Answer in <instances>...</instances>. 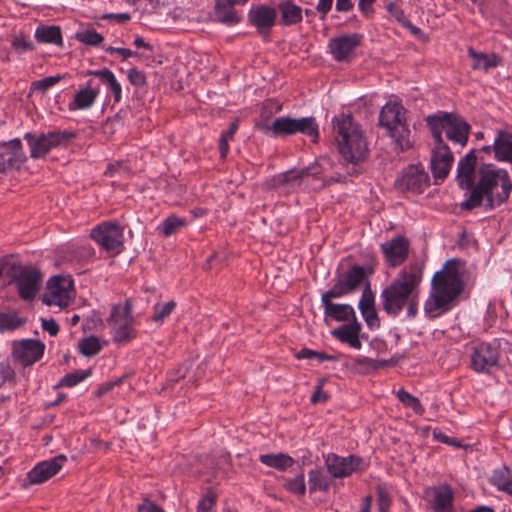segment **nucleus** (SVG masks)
<instances>
[{"label": "nucleus", "mask_w": 512, "mask_h": 512, "mask_svg": "<svg viewBox=\"0 0 512 512\" xmlns=\"http://www.w3.org/2000/svg\"><path fill=\"white\" fill-rule=\"evenodd\" d=\"M423 271L419 263L404 267L395 279L381 292L380 298L384 311L397 316L407 307V316L413 318L418 313L419 285Z\"/></svg>", "instance_id": "1"}, {"label": "nucleus", "mask_w": 512, "mask_h": 512, "mask_svg": "<svg viewBox=\"0 0 512 512\" xmlns=\"http://www.w3.org/2000/svg\"><path fill=\"white\" fill-rule=\"evenodd\" d=\"M511 190L512 182L506 170L483 164L479 168V180L461 208L472 210L484 205L487 209H493L508 199Z\"/></svg>", "instance_id": "2"}, {"label": "nucleus", "mask_w": 512, "mask_h": 512, "mask_svg": "<svg viewBox=\"0 0 512 512\" xmlns=\"http://www.w3.org/2000/svg\"><path fill=\"white\" fill-rule=\"evenodd\" d=\"M463 263L458 259L447 260L442 269L431 280V291L425 301L424 310L432 315L438 310L447 311L453 300L463 291Z\"/></svg>", "instance_id": "3"}, {"label": "nucleus", "mask_w": 512, "mask_h": 512, "mask_svg": "<svg viewBox=\"0 0 512 512\" xmlns=\"http://www.w3.org/2000/svg\"><path fill=\"white\" fill-rule=\"evenodd\" d=\"M333 133L343 158L358 164L368 156V145L359 125L351 115L340 114L333 119Z\"/></svg>", "instance_id": "4"}, {"label": "nucleus", "mask_w": 512, "mask_h": 512, "mask_svg": "<svg viewBox=\"0 0 512 512\" xmlns=\"http://www.w3.org/2000/svg\"><path fill=\"white\" fill-rule=\"evenodd\" d=\"M435 143L446 144L442 138L445 132L446 138L453 144L464 147L470 134V125L459 115L438 111L426 119Z\"/></svg>", "instance_id": "5"}, {"label": "nucleus", "mask_w": 512, "mask_h": 512, "mask_svg": "<svg viewBox=\"0 0 512 512\" xmlns=\"http://www.w3.org/2000/svg\"><path fill=\"white\" fill-rule=\"evenodd\" d=\"M260 130L265 133H271L275 137H286L296 133H302L313 138L315 142L319 136L318 125L314 117L291 118L279 117L271 124L259 125Z\"/></svg>", "instance_id": "6"}, {"label": "nucleus", "mask_w": 512, "mask_h": 512, "mask_svg": "<svg viewBox=\"0 0 512 512\" xmlns=\"http://www.w3.org/2000/svg\"><path fill=\"white\" fill-rule=\"evenodd\" d=\"M75 134L70 131L53 130L47 133H26L24 139L30 147L31 158L45 157L53 148L67 145Z\"/></svg>", "instance_id": "7"}, {"label": "nucleus", "mask_w": 512, "mask_h": 512, "mask_svg": "<svg viewBox=\"0 0 512 512\" xmlns=\"http://www.w3.org/2000/svg\"><path fill=\"white\" fill-rule=\"evenodd\" d=\"M133 322L132 305L129 300H126L124 305H115L108 319L113 340L122 344L135 338Z\"/></svg>", "instance_id": "8"}, {"label": "nucleus", "mask_w": 512, "mask_h": 512, "mask_svg": "<svg viewBox=\"0 0 512 512\" xmlns=\"http://www.w3.org/2000/svg\"><path fill=\"white\" fill-rule=\"evenodd\" d=\"M323 172L322 167L318 163H314L302 169H292L284 173H280L272 177L268 184L272 188L279 189L285 193L300 187L307 178L317 179Z\"/></svg>", "instance_id": "9"}, {"label": "nucleus", "mask_w": 512, "mask_h": 512, "mask_svg": "<svg viewBox=\"0 0 512 512\" xmlns=\"http://www.w3.org/2000/svg\"><path fill=\"white\" fill-rule=\"evenodd\" d=\"M73 297V281L68 277L54 276L47 283L43 302L49 306L66 307Z\"/></svg>", "instance_id": "10"}, {"label": "nucleus", "mask_w": 512, "mask_h": 512, "mask_svg": "<svg viewBox=\"0 0 512 512\" xmlns=\"http://www.w3.org/2000/svg\"><path fill=\"white\" fill-rule=\"evenodd\" d=\"M90 236L107 251H119L123 244V229L116 223H102L92 229Z\"/></svg>", "instance_id": "11"}, {"label": "nucleus", "mask_w": 512, "mask_h": 512, "mask_svg": "<svg viewBox=\"0 0 512 512\" xmlns=\"http://www.w3.org/2000/svg\"><path fill=\"white\" fill-rule=\"evenodd\" d=\"M18 294L23 300H33L41 283L40 272L32 267H20L13 275Z\"/></svg>", "instance_id": "12"}, {"label": "nucleus", "mask_w": 512, "mask_h": 512, "mask_svg": "<svg viewBox=\"0 0 512 512\" xmlns=\"http://www.w3.org/2000/svg\"><path fill=\"white\" fill-rule=\"evenodd\" d=\"M499 351L497 347L491 343H477L472 348L471 367L474 371L490 372L491 368L498 364Z\"/></svg>", "instance_id": "13"}, {"label": "nucleus", "mask_w": 512, "mask_h": 512, "mask_svg": "<svg viewBox=\"0 0 512 512\" xmlns=\"http://www.w3.org/2000/svg\"><path fill=\"white\" fill-rule=\"evenodd\" d=\"M429 186V176L420 166L407 167L396 181V187L400 191H408L421 194Z\"/></svg>", "instance_id": "14"}, {"label": "nucleus", "mask_w": 512, "mask_h": 512, "mask_svg": "<svg viewBox=\"0 0 512 512\" xmlns=\"http://www.w3.org/2000/svg\"><path fill=\"white\" fill-rule=\"evenodd\" d=\"M45 345L34 339H22L12 343L13 358L24 366L37 362L44 353Z\"/></svg>", "instance_id": "15"}, {"label": "nucleus", "mask_w": 512, "mask_h": 512, "mask_svg": "<svg viewBox=\"0 0 512 512\" xmlns=\"http://www.w3.org/2000/svg\"><path fill=\"white\" fill-rule=\"evenodd\" d=\"M363 460L360 457H340L329 454L326 458V466L329 473L335 478L350 476L353 472L362 470Z\"/></svg>", "instance_id": "16"}, {"label": "nucleus", "mask_w": 512, "mask_h": 512, "mask_svg": "<svg viewBox=\"0 0 512 512\" xmlns=\"http://www.w3.org/2000/svg\"><path fill=\"white\" fill-rule=\"evenodd\" d=\"M26 156L19 139L5 143L0 151V173L11 169H19L25 162Z\"/></svg>", "instance_id": "17"}, {"label": "nucleus", "mask_w": 512, "mask_h": 512, "mask_svg": "<svg viewBox=\"0 0 512 512\" xmlns=\"http://www.w3.org/2000/svg\"><path fill=\"white\" fill-rule=\"evenodd\" d=\"M454 157L447 144L435 143L431 154V171L435 179H445L450 172Z\"/></svg>", "instance_id": "18"}, {"label": "nucleus", "mask_w": 512, "mask_h": 512, "mask_svg": "<svg viewBox=\"0 0 512 512\" xmlns=\"http://www.w3.org/2000/svg\"><path fill=\"white\" fill-rule=\"evenodd\" d=\"M67 460L65 455H58L52 459L38 463L27 474L29 484H41L56 475Z\"/></svg>", "instance_id": "19"}, {"label": "nucleus", "mask_w": 512, "mask_h": 512, "mask_svg": "<svg viewBox=\"0 0 512 512\" xmlns=\"http://www.w3.org/2000/svg\"><path fill=\"white\" fill-rule=\"evenodd\" d=\"M358 34L342 35L330 40L329 49L333 58L338 61H348L353 57L355 49L360 45Z\"/></svg>", "instance_id": "20"}, {"label": "nucleus", "mask_w": 512, "mask_h": 512, "mask_svg": "<svg viewBox=\"0 0 512 512\" xmlns=\"http://www.w3.org/2000/svg\"><path fill=\"white\" fill-rule=\"evenodd\" d=\"M381 250L390 266H399L407 259L409 241L403 236H397L382 243Z\"/></svg>", "instance_id": "21"}, {"label": "nucleus", "mask_w": 512, "mask_h": 512, "mask_svg": "<svg viewBox=\"0 0 512 512\" xmlns=\"http://www.w3.org/2000/svg\"><path fill=\"white\" fill-rule=\"evenodd\" d=\"M407 110L397 102L385 104L379 114V125L387 132L407 123Z\"/></svg>", "instance_id": "22"}, {"label": "nucleus", "mask_w": 512, "mask_h": 512, "mask_svg": "<svg viewBox=\"0 0 512 512\" xmlns=\"http://www.w3.org/2000/svg\"><path fill=\"white\" fill-rule=\"evenodd\" d=\"M475 150H471L460 159L457 166V181L461 188L473 189L475 185L477 157Z\"/></svg>", "instance_id": "23"}, {"label": "nucleus", "mask_w": 512, "mask_h": 512, "mask_svg": "<svg viewBox=\"0 0 512 512\" xmlns=\"http://www.w3.org/2000/svg\"><path fill=\"white\" fill-rule=\"evenodd\" d=\"M276 16V10L265 5L252 7L248 14L250 23L255 26L261 34L270 31L275 23Z\"/></svg>", "instance_id": "24"}, {"label": "nucleus", "mask_w": 512, "mask_h": 512, "mask_svg": "<svg viewBox=\"0 0 512 512\" xmlns=\"http://www.w3.org/2000/svg\"><path fill=\"white\" fill-rule=\"evenodd\" d=\"M360 332L361 324L354 318L350 324H343L337 329H334L331 335L354 349H361Z\"/></svg>", "instance_id": "25"}, {"label": "nucleus", "mask_w": 512, "mask_h": 512, "mask_svg": "<svg viewBox=\"0 0 512 512\" xmlns=\"http://www.w3.org/2000/svg\"><path fill=\"white\" fill-rule=\"evenodd\" d=\"M493 151L498 161L512 164V134L499 130L493 143Z\"/></svg>", "instance_id": "26"}, {"label": "nucleus", "mask_w": 512, "mask_h": 512, "mask_svg": "<svg viewBox=\"0 0 512 512\" xmlns=\"http://www.w3.org/2000/svg\"><path fill=\"white\" fill-rule=\"evenodd\" d=\"M387 133L392 139L394 149L398 152H404L411 149L415 143L414 134L407 123L397 126V128H394Z\"/></svg>", "instance_id": "27"}, {"label": "nucleus", "mask_w": 512, "mask_h": 512, "mask_svg": "<svg viewBox=\"0 0 512 512\" xmlns=\"http://www.w3.org/2000/svg\"><path fill=\"white\" fill-rule=\"evenodd\" d=\"M454 494L449 486H442L434 490L432 509L434 512H453Z\"/></svg>", "instance_id": "28"}, {"label": "nucleus", "mask_w": 512, "mask_h": 512, "mask_svg": "<svg viewBox=\"0 0 512 512\" xmlns=\"http://www.w3.org/2000/svg\"><path fill=\"white\" fill-rule=\"evenodd\" d=\"M324 314L339 322L354 320L356 318L354 309L349 304H335L333 302H322Z\"/></svg>", "instance_id": "29"}, {"label": "nucleus", "mask_w": 512, "mask_h": 512, "mask_svg": "<svg viewBox=\"0 0 512 512\" xmlns=\"http://www.w3.org/2000/svg\"><path fill=\"white\" fill-rule=\"evenodd\" d=\"M278 9L281 16V24L285 26H291L302 21L303 10L300 6L294 4L292 1L288 0L279 3Z\"/></svg>", "instance_id": "30"}, {"label": "nucleus", "mask_w": 512, "mask_h": 512, "mask_svg": "<svg viewBox=\"0 0 512 512\" xmlns=\"http://www.w3.org/2000/svg\"><path fill=\"white\" fill-rule=\"evenodd\" d=\"M214 17L218 22L227 26L235 25L240 21L234 5L224 3L221 0L216 1Z\"/></svg>", "instance_id": "31"}, {"label": "nucleus", "mask_w": 512, "mask_h": 512, "mask_svg": "<svg viewBox=\"0 0 512 512\" xmlns=\"http://www.w3.org/2000/svg\"><path fill=\"white\" fill-rule=\"evenodd\" d=\"M468 55L472 58V68L474 70L487 71L490 68L497 67L500 63V59L495 54L476 52L472 47L468 49Z\"/></svg>", "instance_id": "32"}, {"label": "nucleus", "mask_w": 512, "mask_h": 512, "mask_svg": "<svg viewBox=\"0 0 512 512\" xmlns=\"http://www.w3.org/2000/svg\"><path fill=\"white\" fill-rule=\"evenodd\" d=\"M35 38L40 43H50L58 46L63 43L61 29L58 26L41 25L37 27Z\"/></svg>", "instance_id": "33"}, {"label": "nucleus", "mask_w": 512, "mask_h": 512, "mask_svg": "<svg viewBox=\"0 0 512 512\" xmlns=\"http://www.w3.org/2000/svg\"><path fill=\"white\" fill-rule=\"evenodd\" d=\"M259 460L264 465L280 471H284L294 464L293 458L284 453L263 454L260 455Z\"/></svg>", "instance_id": "34"}, {"label": "nucleus", "mask_w": 512, "mask_h": 512, "mask_svg": "<svg viewBox=\"0 0 512 512\" xmlns=\"http://www.w3.org/2000/svg\"><path fill=\"white\" fill-rule=\"evenodd\" d=\"M491 483L499 490L512 495V472L506 466L498 468L491 477Z\"/></svg>", "instance_id": "35"}, {"label": "nucleus", "mask_w": 512, "mask_h": 512, "mask_svg": "<svg viewBox=\"0 0 512 512\" xmlns=\"http://www.w3.org/2000/svg\"><path fill=\"white\" fill-rule=\"evenodd\" d=\"M99 90L86 88L78 91L74 96L73 102L70 104V109H87L91 107L97 96Z\"/></svg>", "instance_id": "36"}, {"label": "nucleus", "mask_w": 512, "mask_h": 512, "mask_svg": "<svg viewBox=\"0 0 512 512\" xmlns=\"http://www.w3.org/2000/svg\"><path fill=\"white\" fill-rule=\"evenodd\" d=\"M364 277V268L359 265H354L351 269L348 270L344 277L340 278V281L344 283L345 287L351 293L359 286V284L363 281Z\"/></svg>", "instance_id": "37"}, {"label": "nucleus", "mask_w": 512, "mask_h": 512, "mask_svg": "<svg viewBox=\"0 0 512 512\" xmlns=\"http://www.w3.org/2000/svg\"><path fill=\"white\" fill-rule=\"evenodd\" d=\"M188 224L187 220L176 215L167 217L159 228L165 236L177 233L181 228Z\"/></svg>", "instance_id": "38"}, {"label": "nucleus", "mask_w": 512, "mask_h": 512, "mask_svg": "<svg viewBox=\"0 0 512 512\" xmlns=\"http://www.w3.org/2000/svg\"><path fill=\"white\" fill-rule=\"evenodd\" d=\"M308 485L309 491L310 493H312L317 490H327L329 487V482L327 477L323 474V472L319 470H311L309 472Z\"/></svg>", "instance_id": "39"}, {"label": "nucleus", "mask_w": 512, "mask_h": 512, "mask_svg": "<svg viewBox=\"0 0 512 512\" xmlns=\"http://www.w3.org/2000/svg\"><path fill=\"white\" fill-rule=\"evenodd\" d=\"M81 354L87 357L94 356L101 350V345L97 337L91 336L82 339L78 344Z\"/></svg>", "instance_id": "40"}, {"label": "nucleus", "mask_w": 512, "mask_h": 512, "mask_svg": "<svg viewBox=\"0 0 512 512\" xmlns=\"http://www.w3.org/2000/svg\"><path fill=\"white\" fill-rule=\"evenodd\" d=\"M397 397L403 405L411 408L416 414H423L424 408L418 398L414 397L404 389H401L397 392Z\"/></svg>", "instance_id": "41"}, {"label": "nucleus", "mask_w": 512, "mask_h": 512, "mask_svg": "<svg viewBox=\"0 0 512 512\" xmlns=\"http://www.w3.org/2000/svg\"><path fill=\"white\" fill-rule=\"evenodd\" d=\"M76 39L90 46H98L104 40L103 36L93 28L77 32Z\"/></svg>", "instance_id": "42"}, {"label": "nucleus", "mask_w": 512, "mask_h": 512, "mask_svg": "<svg viewBox=\"0 0 512 512\" xmlns=\"http://www.w3.org/2000/svg\"><path fill=\"white\" fill-rule=\"evenodd\" d=\"M25 323L24 319L19 318L16 314L0 313V330H15Z\"/></svg>", "instance_id": "43"}, {"label": "nucleus", "mask_w": 512, "mask_h": 512, "mask_svg": "<svg viewBox=\"0 0 512 512\" xmlns=\"http://www.w3.org/2000/svg\"><path fill=\"white\" fill-rule=\"evenodd\" d=\"M176 303L174 301H169L167 303L161 304L157 303L153 307V316L152 320L155 322H162L165 318H167L172 311L175 309Z\"/></svg>", "instance_id": "44"}, {"label": "nucleus", "mask_w": 512, "mask_h": 512, "mask_svg": "<svg viewBox=\"0 0 512 512\" xmlns=\"http://www.w3.org/2000/svg\"><path fill=\"white\" fill-rule=\"evenodd\" d=\"M91 370H77L74 372H71L63 377V379L60 381L59 385L61 386H67V387H73L86 379L88 376H90Z\"/></svg>", "instance_id": "45"}, {"label": "nucleus", "mask_w": 512, "mask_h": 512, "mask_svg": "<svg viewBox=\"0 0 512 512\" xmlns=\"http://www.w3.org/2000/svg\"><path fill=\"white\" fill-rule=\"evenodd\" d=\"M349 293V290L345 287L344 283H342L339 279L330 290L323 293L321 301L332 302V298H340Z\"/></svg>", "instance_id": "46"}, {"label": "nucleus", "mask_w": 512, "mask_h": 512, "mask_svg": "<svg viewBox=\"0 0 512 512\" xmlns=\"http://www.w3.org/2000/svg\"><path fill=\"white\" fill-rule=\"evenodd\" d=\"M61 79H62V76H60V75L45 77L41 80L33 82L32 88H33V90L45 92L50 87L56 85Z\"/></svg>", "instance_id": "47"}, {"label": "nucleus", "mask_w": 512, "mask_h": 512, "mask_svg": "<svg viewBox=\"0 0 512 512\" xmlns=\"http://www.w3.org/2000/svg\"><path fill=\"white\" fill-rule=\"evenodd\" d=\"M12 47L19 53L31 51L34 49L33 43L30 42L28 38L23 34L14 37L12 41Z\"/></svg>", "instance_id": "48"}, {"label": "nucleus", "mask_w": 512, "mask_h": 512, "mask_svg": "<svg viewBox=\"0 0 512 512\" xmlns=\"http://www.w3.org/2000/svg\"><path fill=\"white\" fill-rule=\"evenodd\" d=\"M374 307V295L372 291L367 288L364 290L362 297L359 302V309L362 314H365V311L371 310Z\"/></svg>", "instance_id": "49"}, {"label": "nucleus", "mask_w": 512, "mask_h": 512, "mask_svg": "<svg viewBox=\"0 0 512 512\" xmlns=\"http://www.w3.org/2000/svg\"><path fill=\"white\" fill-rule=\"evenodd\" d=\"M15 379L14 369L7 363L0 364V387L6 383L13 382Z\"/></svg>", "instance_id": "50"}, {"label": "nucleus", "mask_w": 512, "mask_h": 512, "mask_svg": "<svg viewBox=\"0 0 512 512\" xmlns=\"http://www.w3.org/2000/svg\"><path fill=\"white\" fill-rule=\"evenodd\" d=\"M129 82L137 87L144 86L146 84V76L142 71L136 68H131L127 74Z\"/></svg>", "instance_id": "51"}, {"label": "nucleus", "mask_w": 512, "mask_h": 512, "mask_svg": "<svg viewBox=\"0 0 512 512\" xmlns=\"http://www.w3.org/2000/svg\"><path fill=\"white\" fill-rule=\"evenodd\" d=\"M288 490L291 492H294L296 494H304L305 492V482H304V476L299 475L295 477L294 479H291L286 484Z\"/></svg>", "instance_id": "52"}, {"label": "nucleus", "mask_w": 512, "mask_h": 512, "mask_svg": "<svg viewBox=\"0 0 512 512\" xmlns=\"http://www.w3.org/2000/svg\"><path fill=\"white\" fill-rule=\"evenodd\" d=\"M122 382H123V377H119L115 380L108 381V382L101 384L98 387L97 391L95 392L96 397H98V398L102 397L104 394L111 391L114 387L120 386L122 384Z\"/></svg>", "instance_id": "53"}, {"label": "nucleus", "mask_w": 512, "mask_h": 512, "mask_svg": "<svg viewBox=\"0 0 512 512\" xmlns=\"http://www.w3.org/2000/svg\"><path fill=\"white\" fill-rule=\"evenodd\" d=\"M216 503L215 495H206L198 504L197 512H214L213 508Z\"/></svg>", "instance_id": "54"}, {"label": "nucleus", "mask_w": 512, "mask_h": 512, "mask_svg": "<svg viewBox=\"0 0 512 512\" xmlns=\"http://www.w3.org/2000/svg\"><path fill=\"white\" fill-rule=\"evenodd\" d=\"M324 383H325V379H320L318 381V385L316 386V389L311 396L312 403L316 404V403L327 401L328 395L326 393H324L322 390Z\"/></svg>", "instance_id": "55"}, {"label": "nucleus", "mask_w": 512, "mask_h": 512, "mask_svg": "<svg viewBox=\"0 0 512 512\" xmlns=\"http://www.w3.org/2000/svg\"><path fill=\"white\" fill-rule=\"evenodd\" d=\"M106 84L109 86L113 93L114 101L119 102L121 100L122 88L115 75L110 77Z\"/></svg>", "instance_id": "56"}, {"label": "nucleus", "mask_w": 512, "mask_h": 512, "mask_svg": "<svg viewBox=\"0 0 512 512\" xmlns=\"http://www.w3.org/2000/svg\"><path fill=\"white\" fill-rule=\"evenodd\" d=\"M42 328L51 336L59 332V326L54 319H42Z\"/></svg>", "instance_id": "57"}, {"label": "nucleus", "mask_w": 512, "mask_h": 512, "mask_svg": "<svg viewBox=\"0 0 512 512\" xmlns=\"http://www.w3.org/2000/svg\"><path fill=\"white\" fill-rule=\"evenodd\" d=\"M390 504H391V500H390L389 496L385 492L380 491L378 493L379 512H389Z\"/></svg>", "instance_id": "58"}, {"label": "nucleus", "mask_w": 512, "mask_h": 512, "mask_svg": "<svg viewBox=\"0 0 512 512\" xmlns=\"http://www.w3.org/2000/svg\"><path fill=\"white\" fill-rule=\"evenodd\" d=\"M355 363L357 365L369 364V365H372L374 369H378L379 367L386 366L388 364V361H386V360L373 361L367 357H357L355 359Z\"/></svg>", "instance_id": "59"}, {"label": "nucleus", "mask_w": 512, "mask_h": 512, "mask_svg": "<svg viewBox=\"0 0 512 512\" xmlns=\"http://www.w3.org/2000/svg\"><path fill=\"white\" fill-rule=\"evenodd\" d=\"M362 315H363L364 320L366 321L367 325L370 328H373V327L379 325L378 316H377L375 308L365 311V314H362Z\"/></svg>", "instance_id": "60"}, {"label": "nucleus", "mask_w": 512, "mask_h": 512, "mask_svg": "<svg viewBox=\"0 0 512 512\" xmlns=\"http://www.w3.org/2000/svg\"><path fill=\"white\" fill-rule=\"evenodd\" d=\"M89 75H94L96 77H99L100 80L103 82V83H107V81L110 79V77H113L114 76V73L112 71H110L109 69L107 68H104L102 70H96V71H89L88 72Z\"/></svg>", "instance_id": "61"}, {"label": "nucleus", "mask_w": 512, "mask_h": 512, "mask_svg": "<svg viewBox=\"0 0 512 512\" xmlns=\"http://www.w3.org/2000/svg\"><path fill=\"white\" fill-rule=\"evenodd\" d=\"M138 512H164L163 509L153 502L145 501L138 506Z\"/></svg>", "instance_id": "62"}, {"label": "nucleus", "mask_w": 512, "mask_h": 512, "mask_svg": "<svg viewBox=\"0 0 512 512\" xmlns=\"http://www.w3.org/2000/svg\"><path fill=\"white\" fill-rule=\"evenodd\" d=\"M333 0H319L316 7L317 11L322 15H326L332 8Z\"/></svg>", "instance_id": "63"}, {"label": "nucleus", "mask_w": 512, "mask_h": 512, "mask_svg": "<svg viewBox=\"0 0 512 512\" xmlns=\"http://www.w3.org/2000/svg\"><path fill=\"white\" fill-rule=\"evenodd\" d=\"M353 4L351 0H336V9L341 12H347L352 9Z\"/></svg>", "instance_id": "64"}]
</instances>
